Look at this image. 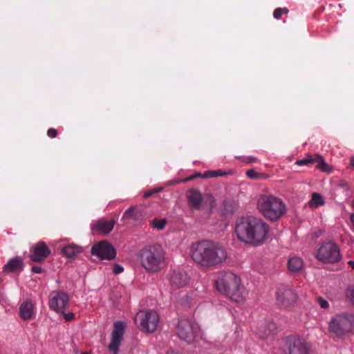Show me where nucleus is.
Instances as JSON below:
<instances>
[{
  "label": "nucleus",
  "mask_w": 354,
  "mask_h": 354,
  "mask_svg": "<svg viewBox=\"0 0 354 354\" xmlns=\"http://www.w3.org/2000/svg\"><path fill=\"white\" fill-rule=\"evenodd\" d=\"M190 257L198 267L207 270L223 264L227 259V252L219 243L203 240L192 244Z\"/></svg>",
  "instance_id": "nucleus-1"
},
{
  "label": "nucleus",
  "mask_w": 354,
  "mask_h": 354,
  "mask_svg": "<svg viewBox=\"0 0 354 354\" xmlns=\"http://www.w3.org/2000/svg\"><path fill=\"white\" fill-rule=\"evenodd\" d=\"M165 253L162 245L151 244L144 246L137 254V261L147 273L160 272L165 266Z\"/></svg>",
  "instance_id": "nucleus-2"
},
{
  "label": "nucleus",
  "mask_w": 354,
  "mask_h": 354,
  "mask_svg": "<svg viewBox=\"0 0 354 354\" xmlns=\"http://www.w3.org/2000/svg\"><path fill=\"white\" fill-rule=\"evenodd\" d=\"M257 207L263 216L270 221L279 220L287 212L284 202L272 195L261 196L257 201Z\"/></svg>",
  "instance_id": "nucleus-3"
},
{
  "label": "nucleus",
  "mask_w": 354,
  "mask_h": 354,
  "mask_svg": "<svg viewBox=\"0 0 354 354\" xmlns=\"http://www.w3.org/2000/svg\"><path fill=\"white\" fill-rule=\"evenodd\" d=\"M217 290L236 302L243 300L240 291L241 279L231 272H221L216 281Z\"/></svg>",
  "instance_id": "nucleus-4"
},
{
  "label": "nucleus",
  "mask_w": 354,
  "mask_h": 354,
  "mask_svg": "<svg viewBox=\"0 0 354 354\" xmlns=\"http://www.w3.org/2000/svg\"><path fill=\"white\" fill-rule=\"evenodd\" d=\"M177 336L189 344L198 342L201 338L199 326L187 319H180L176 327Z\"/></svg>",
  "instance_id": "nucleus-5"
},
{
  "label": "nucleus",
  "mask_w": 354,
  "mask_h": 354,
  "mask_svg": "<svg viewBox=\"0 0 354 354\" xmlns=\"http://www.w3.org/2000/svg\"><path fill=\"white\" fill-rule=\"evenodd\" d=\"M354 329V315L347 313L338 314L329 322L330 332L337 336H343Z\"/></svg>",
  "instance_id": "nucleus-6"
},
{
  "label": "nucleus",
  "mask_w": 354,
  "mask_h": 354,
  "mask_svg": "<svg viewBox=\"0 0 354 354\" xmlns=\"http://www.w3.org/2000/svg\"><path fill=\"white\" fill-rule=\"evenodd\" d=\"M250 232V245L254 246L260 245L268 239L269 226L261 218L252 216Z\"/></svg>",
  "instance_id": "nucleus-7"
},
{
  "label": "nucleus",
  "mask_w": 354,
  "mask_h": 354,
  "mask_svg": "<svg viewBox=\"0 0 354 354\" xmlns=\"http://www.w3.org/2000/svg\"><path fill=\"white\" fill-rule=\"evenodd\" d=\"M310 349L306 341L297 335H290L285 339L286 354H309Z\"/></svg>",
  "instance_id": "nucleus-8"
},
{
  "label": "nucleus",
  "mask_w": 354,
  "mask_h": 354,
  "mask_svg": "<svg viewBox=\"0 0 354 354\" xmlns=\"http://www.w3.org/2000/svg\"><path fill=\"white\" fill-rule=\"evenodd\" d=\"M339 250L333 242L324 243L317 253V258L324 263H335L340 259Z\"/></svg>",
  "instance_id": "nucleus-9"
},
{
  "label": "nucleus",
  "mask_w": 354,
  "mask_h": 354,
  "mask_svg": "<svg viewBox=\"0 0 354 354\" xmlns=\"http://www.w3.org/2000/svg\"><path fill=\"white\" fill-rule=\"evenodd\" d=\"M140 320L139 328L145 333H153L158 327L159 316L156 311H140L136 316Z\"/></svg>",
  "instance_id": "nucleus-10"
},
{
  "label": "nucleus",
  "mask_w": 354,
  "mask_h": 354,
  "mask_svg": "<svg viewBox=\"0 0 354 354\" xmlns=\"http://www.w3.org/2000/svg\"><path fill=\"white\" fill-rule=\"evenodd\" d=\"M299 295L295 290L289 286L280 287L277 292V301L279 304L289 308L298 301Z\"/></svg>",
  "instance_id": "nucleus-11"
},
{
  "label": "nucleus",
  "mask_w": 354,
  "mask_h": 354,
  "mask_svg": "<svg viewBox=\"0 0 354 354\" xmlns=\"http://www.w3.org/2000/svg\"><path fill=\"white\" fill-rule=\"evenodd\" d=\"M252 216H245L237 220L235 226V233L239 240L247 244L250 241V230L252 227Z\"/></svg>",
  "instance_id": "nucleus-12"
},
{
  "label": "nucleus",
  "mask_w": 354,
  "mask_h": 354,
  "mask_svg": "<svg viewBox=\"0 0 354 354\" xmlns=\"http://www.w3.org/2000/svg\"><path fill=\"white\" fill-rule=\"evenodd\" d=\"M91 254L100 259L112 260L116 256V250L110 243L102 241L92 247Z\"/></svg>",
  "instance_id": "nucleus-13"
},
{
  "label": "nucleus",
  "mask_w": 354,
  "mask_h": 354,
  "mask_svg": "<svg viewBox=\"0 0 354 354\" xmlns=\"http://www.w3.org/2000/svg\"><path fill=\"white\" fill-rule=\"evenodd\" d=\"M126 324L121 321H117L113 324V330L111 333V341L108 348L112 354H118L119 346L123 339Z\"/></svg>",
  "instance_id": "nucleus-14"
},
{
  "label": "nucleus",
  "mask_w": 354,
  "mask_h": 354,
  "mask_svg": "<svg viewBox=\"0 0 354 354\" xmlns=\"http://www.w3.org/2000/svg\"><path fill=\"white\" fill-rule=\"evenodd\" d=\"M54 294L50 299L49 306L56 312L64 313L68 305V296L62 291L55 292Z\"/></svg>",
  "instance_id": "nucleus-15"
},
{
  "label": "nucleus",
  "mask_w": 354,
  "mask_h": 354,
  "mask_svg": "<svg viewBox=\"0 0 354 354\" xmlns=\"http://www.w3.org/2000/svg\"><path fill=\"white\" fill-rule=\"evenodd\" d=\"M50 254V250L44 241L36 243L32 248L30 259L32 261L43 262Z\"/></svg>",
  "instance_id": "nucleus-16"
},
{
  "label": "nucleus",
  "mask_w": 354,
  "mask_h": 354,
  "mask_svg": "<svg viewBox=\"0 0 354 354\" xmlns=\"http://www.w3.org/2000/svg\"><path fill=\"white\" fill-rule=\"evenodd\" d=\"M115 224V221L113 219H111L109 221L102 218L98 220L92 227V230L98 232L100 234L106 235L109 234L114 225Z\"/></svg>",
  "instance_id": "nucleus-17"
},
{
  "label": "nucleus",
  "mask_w": 354,
  "mask_h": 354,
  "mask_svg": "<svg viewBox=\"0 0 354 354\" xmlns=\"http://www.w3.org/2000/svg\"><path fill=\"white\" fill-rule=\"evenodd\" d=\"M170 281L173 286L183 288L189 283V277L185 271L174 270L171 274Z\"/></svg>",
  "instance_id": "nucleus-18"
},
{
  "label": "nucleus",
  "mask_w": 354,
  "mask_h": 354,
  "mask_svg": "<svg viewBox=\"0 0 354 354\" xmlns=\"http://www.w3.org/2000/svg\"><path fill=\"white\" fill-rule=\"evenodd\" d=\"M187 198L192 209H200L203 201L201 193L194 189H189L187 192Z\"/></svg>",
  "instance_id": "nucleus-19"
},
{
  "label": "nucleus",
  "mask_w": 354,
  "mask_h": 354,
  "mask_svg": "<svg viewBox=\"0 0 354 354\" xmlns=\"http://www.w3.org/2000/svg\"><path fill=\"white\" fill-rule=\"evenodd\" d=\"M24 263L21 257L17 256L11 259L3 267V272L8 274L21 271L24 268Z\"/></svg>",
  "instance_id": "nucleus-20"
},
{
  "label": "nucleus",
  "mask_w": 354,
  "mask_h": 354,
  "mask_svg": "<svg viewBox=\"0 0 354 354\" xmlns=\"http://www.w3.org/2000/svg\"><path fill=\"white\" fill-rule=\"evenodd\" d=\"M19 315L24 320L32 319L34 315V308L31 301H26L20 305Z\"/></svg>",
  "instance_id": "nucleus-21"
},
{
  "label": "nucleus",
  "mask_w": 354,
  "mask_h": 354,
  "mask_svg": "<svg viewBox=\"0 0 354 354\" xmlns=\"http://www.w3.org/2000/svg\"><path fill=\"white\" fill-rule=\"evenodd\" d=\"M81 252V247L74 244L68 245L62 249V253L69 259L76 257Z\"/></svg>",
  "instance_id": "nucleus-22"
},
{
  "label": "nucleus",
  "mask_w": 354,
  "mask_h": 354,
  "mask_svg": "<svg viewBox=\"0 0 354 354\" xmlns=\"http://www.w3.org/2000/svg\"><path fill=\"white\" fill-rule=\"evenodd\" d=\"M304 267L303 260L297 257L290 258L288 262V268L290 272L298 273Z\"/></svg>",
  "instance_id": "nucleus-23"
},
{
  "label": "nucleus",
  "mask_w": 354,
  "mask_h": 354,
  "mask_svg": "<svg viewBox=\"0 0 354 354\" xmlns=\"http://www.w3.org/2000/svg\"><path fill=\"white\" fill-rule=\"evenodd\" d=\"M308 204L310 208H317L319 206L324 205L325 201L320 194L313 192Z\"/></svg>",
  "instance_id": "nucleus-24"
},
{
  "label": "nucleus",
  "mask_w": 354,
  "mask_h": 354,
  "mask_svg": "<svg viewBox=\"0 0 354 354\" xmlns=\"http://www.w3.org/2000/svg\"><path fill=\"white\" fill-rule=\"evenodd\" d=\"M274 325L273 324H268L261 326L259 328L258 334L260 338L266 339L273 334V329Z\"/></svg>",
  "instance_id": "nucleus-25"
},
{
  "label": "nucleus",
  "mask_w": 354,
  "mask_h": 354,
  "mask_svg": "<svg viewBox=\"0 0 354 354\" xmlns=\"http://www.w3.org/2000/svg\"><path fill=\"white\" fill-rule=\"evenodd\" d=\"M346 301L354 307V285L348 286L345 292Z\"/></svg>",
  "instance_id": "nucleus-26"
},
{
  "label": "nucleus",
  "mask_w": 354,
  "mask_h": 354,
  "mask_svg": "<svg viewBox=\"0 0 354 354\" xmlns=\"http://www.w3.org/2000/svg\"><path fill=\"white\" fill-rule=\"evenodd\" d=\"M225 175H226V173L223 172L221 170L207 171L203 174V178H216V177H218V176H223Z\"/></svg>",
  "instance_id": "nucleus-27"
},
{
  "label": "nucleus",
  "mask_w": 354,
  "mask_h": 354,
  "mask_svg": "<svg viewBox=\"0 0 354 354\" xmlns=\"http://www.w3.org/2000/svg\"><path fill=\"white\" fill-rule=\"evenodd\" d=\"M320 159V162L317 165L316 167L324 172H330L332 170V167L328 165L324 160L323 157H318Z\"/></svg>",
  "instance_id": "nucleus-28"
},
{
  "label": "nucleus",
  "mask_w": 354,
  "mask_h": 354,
  "mask_svg": "<svg viewBox=\"0 0 354 354\" xmlns=\"http://www.w3.org/2000/svg\"><path fill=\"white\" fill-rule=\"evenodd\" d=\"M167 223V220L165 218H162L158 220L157 218H154L151 221V225L153 228H156L158 230H162Z\"/></svg>",
  "instance_id": "nucleus-29"
},
{
  "label": "nucleus",
  "mask_w": 354,
  "mask_h": 354,
  "mask_svg": "<svg viewBox=\"0 0 354 354\" xmlns=\"http://www.w3.org/2000/svg\"><path fill=\"white\" fill-rule=\"evenodd\" d=\"M246 175L249 178L251 179H258L263 176V174L258 173L253 169L248 170L246 172Z\"/></svg>",
  "instance_id": "nucleus-30"
},
{
  "label": "nucleus",
  "mask_w": 354,
  "mask_h": 354,
  "mask_svg": "<svg viewBox=\"0 0 354 354\" xmlns=\"http://www.w3.org/2000/svg\"><path fill=\"white\" fill-rule=\"evenodd\" d=\"M136 209V207L131 206L129 207L124 214V218L126 219H131L133 217L136 216V214L135 213V211Z\"/></svg>",
  "instance_id": "nucleus-31"
},
{
  "label": "nucleus",
  "mask_w": 354,
  "mask_h": 354,
  "mask_svg": "<svg viewBox=\"0 0 354 354\" xmlns=\"http://www.w3.org/2000/svg\"><path fill=\"white\" fill-rule=\"evenodd\" d=\"M316 300H317V304L319 305V306L322 308H324V309L328 308V307H329L328 302L325 299H324L322 297H318L316 299Z\"/></svg>",
  "instance_id": "nucleus-32"
},
{
  "label": "nucleus",
  "mask_w": 354,
  "mask_h": 354,
  "mask_svg": "<svg viewBox=\"0 0 354 354\" xmlns=\"http://www.w3.org/2000/svg\"><path fill=\"white\" fill-rule=\"evenodd\" d=\"M162 187H159V188L153 189H152L151 191H149V192H146L144 194V195H143V198H149V197L151 196L154 194L159 193L160 192L162 191Z\"/></svg>",
  "instance_id": "nucleus-33"
},
{
  "label": "nucleus",
  "mask_w": 354,
  "mask_h": 354,
  "mask_svg": "<svg viewBox=\"0 0 354 354\" xmlns=\"http://www.w3.org/2000/svg\"><path fill=\"white\" fill-rule=\"evenodd\" d=\"M124 270L123 267L119 264H115L113 268V272L115 274H120Z\"/></svg>",
  "instance_id": "nucleus-34"
},
{
  "label": "nucleus",
  "mask_w": 354,
  "mask_h": 354,
  "mask_svg": "<svg viewBox=\"0 0 354 354\" xmlns=\"http://www.w3.org/2000/svg\"><path fill=\"white\" fill-rule=\"evenodd\" d=\"M282 15H283V12H281V10L280 8L275 9L273 12V16L277 19H280Z\"/></svg>",
  "instance_id": "nucleus-35"
},
{
  "label": "nucleus",
  "mask_w": 354,
  "mask_h": 354,
  "mask_svg": "<svg viewBox=\"0 0 354 354\" xmlns=\"http://www.w3.org/2000/svg\"><path fill=\"white\" fill-rule=\"evenodd\" d=\"M47 134L50 138H55L57 136V131L51 128L48 130Z\"/></svg>",
  "instance_id": "nucleus-36"
},
{
  "label": "nucleus",
  "mask_w": 354,
  "mask_h": 354,
  "mask_svg": "<svg viewBox=\"0 0 354 354\" xmlns=\"http://www.w3.org/2000/svg\"><path fill=\"white\" fill-rule=\"evenodd\" d=\"M318 157H322L319 154H315L314 156H309V159L310 160V163H314V162H317V164H319V162H320V159L318 158Z\"/></svg>",
  "instance_id": "nucleus-37"
},
{
  "label": "nucleus",
  "mask_w": 354,
  "mask_h": 354,
  "mask_svg": "<svg viewBox=\"0 0 354 354\" xmlns=\"http://www.w3.org/2000/svg\"><path fill=\"white\" fill-rule=\"evenodd\" d=\"M64 317L66 321H71L74 319L75 315L73 313H64Z\"/></svg>",
  "instance_id": "nucleus-38"
},
{
  "label": "nucleus",
  "mask_w": 354,
  "mask_h": 354,
  "mask_svg": "<svg viewBox=\"0 0 354 354\" xmlns=\"http://www.w3.org/2000/svg\"><path fill=\"white\" fill-rule=\"evenodd\" d=\"M296 163L298 165H304L310 163V160L309 158L307 157L306 158H304L302 160H299L297 161Z\"/></svg>",
  "instance_id": "nucleus-39"
},
{
  "label": "nucleus",
  "mask_w": 354,
  "mask_h": 354,
  "mask_svg": "<svg viewBox=\"0 0 354 354\" xmlns=\"http://www.w3.org/2000/svg\"><path fill=\"white\" fill-rule=\"evenodd\" d=\"M31 270L35 273H41L44 271L43 268L40 266H33L32 267Z\"/></svg>",
  "instance_id": "nucleus-40"
},
{
  "label": "nucleus",
  "mask_w": 354,
  "mask_h": 354,
  "mask_svg": "<svg viewBox=\"0 0 354 354\" xmlns=\"http://www.w3.org/2000/svg\"><path fill=\"white\" fill-rule=\"evenodd\" d=\"M256 160H257L256 158L250 156V157L247 158L246 162L248 163H250V162H253L256 161Z\"/></svg>",
  "instance_id": "nucleus-41"
},
{
  "label": "nucleus",
  "mask_w": 354,
  "mask_h": 354,
  "mask_svg": "<svg viewBox=\"0 0 354 354\" xmlns=\"http://www.w3.org/2000/svg\"><path fill=\"white\" fill-rule=\"evenodd\" d=\"M348 263L354 270V261H349Z\"/></svg>",
  "instance_id": "nucleus-42"
},
{
  "label": "nucleus",
  "mask_w": 354,
  "mask_h": 354,
  "mask_svg": "<svg viewBox=\"0 0 354 354\" xmlns=\"http://www.w3.org/2000/svg\"><path fill=\"white\" fill-rule=\"evenodd\" d=\"M281 12H283V14H288V10L286 8H281Z\"/></svg>",
  "instance_id": "nucleus-43"
},
{
  "label": "nucleus",
  "mask_w": 354,
  "mask_h": 354,
  "mask_svg": "<svg viewBox=\"0 0 354 354\" xmlns=\"http://www.w3.org/2000/svg\"><path fill=\"white\" fill-rule=\"evenodd\" d=\"M194 178H196V176H192L189 178H187V179H185V181H187V180H194Z\"/></svg>",
  "instance_id": "nucleus-44"
},
{
  "label": "nucleus",
  "mask_w": 354,
  "mask_h": 354,
  "mask_svg": "<svg viewBox=\"0 0 354 354\" xmlns=\"http://www.w3.org/2000/svg\"><path fill=\"white\" fill-rule=\"evenodd\" d=\"M351 165L354 168V157L351 158Z\"/></svg>",
  "instance_id": "nucleus-45"
},
{
  "label": "nucleus",
  "mask_w": 354,
  "mask_h": 354,
  "mask_svg": "<svg viewBox=\"0 0 354 354\" xmlns=\"http://www.w3.org/2000/svg\"><path fill=\"white\" fill-rule=\"evenodd\" d=\"M194 176H196V178H197V177H202L203 178V174H201V173H196Z\"/></svg>",
  "instance_id": "nucleus-46"
}]
</instances>
